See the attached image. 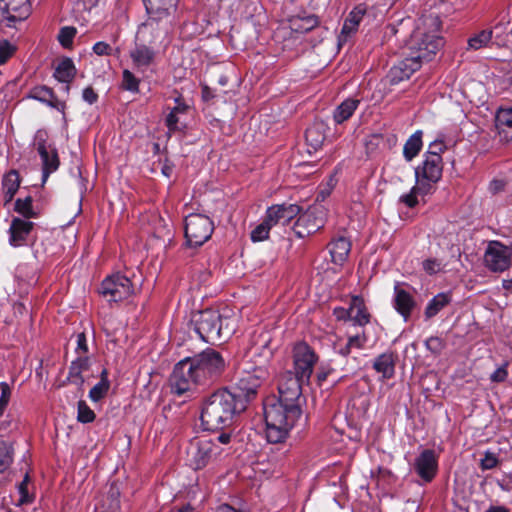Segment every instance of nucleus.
Here are the masks:
<instances>
[{
	"label": "nucleus",
	"mask_w": 512,
	"mask_h": 512,
	"mask_svg": "<svg viewBox=\"0 0 512 512\" xmlns=\"http://www.w3.org/2000/svg\"><path fill=\"white\" fill-rule=\"evenodd\" d=\"M95 413L85 401H79L77 405V420L81 423H90L94 421Z\"/></svg>",
	"instance_id": "8fccbe9b"
},
{
	"label": "nucleus",
	"mask_w": 512,
	"mask_h": 512,
	"mask_svg": "<svg viewBox=\"0 0 512 512\" xmlns=\"http://www.w3.org/2000/svg\"><path fill=\"white\" fill-rule=\"evenodd\" d=\"M333 314L338 320H349L351 315V305L347 309L343 307H336L333 310Z\"/></svg>",
	"instance_id": "69168bd1"
},
{
	"label": "nucleus",
	"mask_w": 512,
	"mask_h": 512,
	"mask_svg": "<svg viewBox=\"0 0 512 512\" xmlns=\"http://www.w3.org/2000/svg\"><path fill=\"white\" fill-rule=\"evenodd\" d=\"M307 384L294 375L293 371H285L279 377L278 393L276 399L287 403L299 404L302 393V385Z\"/></svg>",
	"instance_id": "a211bd4d"
},
{
	"label": "nucleus",
	"mask_w": 512,
	"mask_h": 512,
	"mask_svg": "<svg viewBox=\"0 0 512 512\" xmlns=\"http://www.w3.org/2000/svg\"><path fill=\"white\" fill-rule=\"evenodd\" d=\"M272 228V225L265 217L264 220L251 231V240L253 242H260L268 239L269 232Z\"/></svg>",
	"instance_id": "c03bdc74"
},
{
	"label": "nucleus",
	"mask_w": 512,
	"mask_h": 512,
	"mask_svg": "<svg viewBox=\"0 0 512 512\" xmlns=\"http://www.w3.org/2000/svg\"><path fill=\"white\" fill-rule=\"evenodd\" d=\"M31 13L30 0H0V24L16 27Z\"/></svg>",
	"instance_id": "2eb2a0df"
},
{
	"label": "nucleus",
	"mask_w": 512,
	"mask_h": 512,
	"mask_svg": "<svg viewBox=\"0 0 512 512\" xmlns=\"http://www.w3.org/2000/svg\"><path fill=\"white\" fill-rule=\"evenodd\" d=\"M76 32V28L72 26H64L59 31L58 41L63 47H70L72 45Z\"/></svg>",
	"instance_id": "3c124183"
},
{
	"label": "nucleus",
	"mask_w": 512,
	"mask_h": 512,
	"mask_svg": "<svg viewBox=\"0 0 512 512\" xmlns=\"http://www.w3.org/2000/svg\"><path fill=\"white\" fill-rule=\"evenodd\" d=\"M422 268L427 274L434 275L442 271L444 264L438 259L428 258L422 262Z\"/></svg>",
	"instance_id": "603ef678"
},
{
	"label": "nucleus",
	"mask_w": 512,
	"mask_h": 512,
	"mask_svg": "<svg viewBox=\"0 0 512 512\" xmlns=\"http://www.w3.org/2000/svg\"><path fill=\"white\" fill-rule=\"evenodd\" d=\"M422 148V132L413 133L404 144L403 155L407 161H411L418 155Z\"/></svg>",
	"instance_id": "4c0bfd02"
},
{
	"label": "nucleus",
	"mask_w": 512,
	"mask_h": 512,
	"mask_svg": "<svg viewBox=\"0 0 512 512\" xmlns=\"http://www.w3.org/2000/svg\"><path fill=\"white\" fill-rule=\"evenodd\" d=\"M494 30L493 29H484L475 35L471 36L468 41V49L469 50H479L483 47H487L492 40Z\"/></svg>",
	"instance_id": "ea45409f"
},
{
	"label": "nucleus",
	"mask_w": 512,
	"mask_h": 512,
	"mask_svg": "<svg viewBox=\"0 0 512 512\" xmlns=\"http://www.w3.org/2000/svg\"><path fill=\"white\" fill-rule=\"evenodd\" d=\"M318 356L314 350L305 342L297 343L293 348L294 375L300 380L310 381Z\"/></svg>",
	"instance_id": "9b49d317"
},
{
	"label": "nucleus",
	"mask_w": 512,
	"mask_h": 512,
	"mask_svg": "<svg viewBox=\"0 0 512 512\" xmlns=\"http://www.w3.org/2000/svg\"><path fill=\"white\" fill-rule=\"evenodd\" d=\"M507 363L497 368L490 376L492 382H503L508 376Z\"/></svg>",
	"instance_id": "0e129e2a"
},
{
	"label": "nucleus",
	"mask_w": 512,
	"mask_h": 512,
	"mask_svg": "<svg viewBox=\"0 0 512 512\" xmlns=\"http://www.w3.org/2000/svg\"><path fill=\"white\" fill-rule=\"evenodd\" d=\"M452 301V296L449 292H441L435 295L428 303L424 311L425 318L431 319L435 317L443 308H445Z\"/></svg>",
	"instance_id": "473e14b6"
},
{
	"label": "nucleus",
	"mask_w": 512,
	"mask_h": 512,
	"mask_svg": "<svg viewBox=\"0 0 512 512\" xmlns=\"http://www.w3.org/2000/svg\"><path fill=\"white\" fill-rule=\"evenodd\" d=\"M161 50L149 45H145L135 40L134 47L130 50L129 55L133 65L140 71L146 70L154 64L157 54Z\"/></svg>",
	"instance_id": "412c9836"
},
{
	"label": "nucleus",
	"mask_w": 512,
	"mask_h": 512,
	"mask_svg": "<svg viewBox=\"0 0 512 512\" xmlns=\"http://www.w3.org/2000/svg\"><path fill=\"white\" fill-rule=\"evenodd\" d=\"M299 404L269 397L264 402L266 437L270 443L282 442L301 416Z\"/></svg>",
	"instance_id": "f03ea898"
},
{
	"label": "nucleus",
	"mask_w": 512,
	"mask_h": 512,
	"mask_svg": "<svg viewBox=\"0 0 512 512\" xmlns=\"http://www.w3.org/2000/svg\"><path fill=\"white\" fill-rule=\"evenodd\" d=\"M505 182L500 179H495L490 182L489 184V191L493 194H496L498 192H501L504 190Z\"/></svg>",
	"instance_id": "774afa93"
},
{
	"label": "nucleus",
	"mask_w": 512,
	"mask_h": 512,
	"mask_svg": "<svg viewBox=\"0 0 512 512\" xmlns=\"http://www.w3.org/2000/svg\"><path fill=\"white\" fill-rule=\"evenodd\" d=\"M30 482H20L18 485V492L20 498L18 500V505L30 504L34 500V495L29 493L28 484Z\"/></svg>",
	"instance_id": "864d4df0"
},
{
	"label": "nucleus",
	"mask_w": 512,
	"mask_h": 512,
	"mask_svg": "<svg viewBox=\"0 0 512 512\" xmlns=\"http://www.w3.org/2000/svg\"><path fill=\"white\" fill-rule=\"evenodd\" d=\"M32 228L33 222L27 219L14 218L9 228V244L12 247L25 245Z\"/></svg>",
	"instance_id": "b1692460"
},
{
	"label": "nucleus",
	"mask_w": 512,
	"mask_h": 512,
	"mask_svg": "<svg viewBox=\"0 0 512 512\" xmlns=\"http://www.w3.org/2000/svg\"><path fill=\"white\" fill-rule=\"evenodd\" d=\"M417 473L423 480H431L437 470V457L433 450H424L415 461Z\"/></svg>",
	"instance_id": "a878e982"
},
{
	"label": "nucleus",
	"mask_w": 512,
	"mask_h": 512,
	"mask_svg": "<svg viewBox=\"0 0 512 512\" xmlns=\"http://www.w3.org/2000/svg\"><path fill=\"white\" fill-rule=\"evenodd\" d=\"M267 375L268 372L262 365L244 364L243 373L236 385L230 391L226 389V415L229 413L234 418L244 412L247 403L256 395Z\"/></svg>",
	"instance_id": "7ed1b4c3"
},
{
	"label": "nucleus",
	"mask_w": 512,
	"mask_h": 512,
	"mask_svg": "<svg viewBox=\"0 0 512 512\" xmlns=\"http://www.w3.org/2000/svg\"><path fill=\"white\" fill-rule=\"evenodd\" d=\"M495 128L501 141H512V108H499L497 110Z\"/></svg>",
	"instance_id": "bb28decb"
},
{
	"label": "nucleus",
	"mask_w": 512,
	"mask_h": 512,
	"mask_svg": "<svg viewBox=\"0 0 512 512\" xmlns=\"http://www.w3.org/2000/svg\"><path fill=\"white\" fill-rule=\"evenodd\" d=\"M443 170L442 158L424 156L420 165L415 169L417 189L423 192H433L434 185L441 179Z\"/></svg>",
	"instance_id": "6e6552de"
},
{
	"label": "nucleus",
	"mask_w": 512,
	"mask_h": 512,
	"mask_svg": "<svg viewBox=\"0 0 512 512\" xmlns=\"http://www.w3.org/2000/svg\"><path fill=\"white\" fill-rule=\"evenodd\" d=\"M394 307L396 311L404 318V321H408L411 312L415 307L413 296L408 291L400 288L398 285H396L394 288Z\"/></svg>",
	"instance_id": "cd10ccee"
},
{
	"label": "nucleus",
	"mask_w": 512,
	"mask_h": 512,
	"mask_svg": "<svg viewBox=\"0 0 512 512\" xmlns=\"http://www.w3.org/2000/svg\"><path fill=\"white\" fill-rule=\"evenodd\" d=\"M446 146L442 140H435L429 146L428 151L424 154V156H436L438 158H442L441 154L445 151Z\"/></svg>",
	"instance_id": "052dcab7"
},
{
	"label": "nucleus",
	"mask_w": 512,
	"mask_h": 512,
	"mask_svg": "<svg viewBox=\"0 0 512 512\" xmlns=\"http://www.w3.org/2000/svg\"><path fill=\"white\" fill-rule=\"evenodd\" d=\"M148 16L174 20L178 0H142Z\"/></svg>",
	"instance_id": "5701e85b"
},
{
	"label": "nucleus",
	"mask_w": 512,
	"mask_h": 512,
	"mask_svg": "<svg viewBox=\"0 0 512 512\" xmlns=\"http://www.w3.org/2000/svg\"><path fill=\"white\" fill-rule=\"evenodd\" d=\"M99 291L108 302H118L127 299L134 289L128 276L116 273L102 281Z\"/></svg>",
	"instance_id": "9d476101"
},
{
	"label": "nucleus",
	"mask_w": 512,
	"mask_h": 512,
	"mask_svg": "<svg viewBox=\"0 0 512 512\" xmlns=\"http://www.w3.org/2000/svg\"><path fill=\"white\" fill-rule=\"evenodd\" d=\"M30 98L47 104L50 107H56L53 100L55 99L54 92L47 86H38L31 90Z\"/></svg>",
	"instance_id": "79ce46f5"
},
{
	"label": "nucleus",
	"mask_w": 512,
	"mask_h": 512,
	"mask_svg": "<svg viewBox=\"0 0 512 512\" xmlns=\"http://www.w3.org/2000/svg\"><path fill=\"white\" fill-rule=\"evenodd\" d=\"M201 88L202 99L204 102H213L218 97L216 94V89L210 86L207 79L201 84Z\"/></svg>",
	"instance_id": "4d7b16f0"
},
{
	"label": "nucleus",
	"mask_w": 512,
	"mask_h": 512,
	"mask_svg": "<svg viewBox=\"0 0 512 512\" xmlns=\"http://www.w3.org/2000/svg\"><path fill=\"white\" fill-rule=\"evenodd\" d=\"M432 192H423L417 189V181L415 180V185L411 188L409 193L404 194L400 197V201L404 203L406 206L412 208L418 203V196L424 197L426 195L431 194Z\"/></svg>",
	"instance_id": "49530a36"
},
{
	"label": "nucleus",
	"mask_w": 512,
	"mask_h": 512,
	"mask_svg": "<svg viewBox=\"0 0 512 512\" xmlns=\"http://www.w3.org/2000/svg\"><path fill=\"white\" fill-rule=\"evenodd\" d=\"M350 250L351 243L343 236L333 239L329 244L332 262L337 265H342L346 261Z\"/></svg>",
	"instance_id": "c756f323"
},
{
	"label": "nucleus",
	"mask_w": 512,
	"mask_h": 512,
	"mask_svg": "<svg viewBox=\"0 0 512 512\" xmlns=\"http://www.w3.org/2000/svg\"><path fill=\"white\" fill-rule=\"evenodd\" d=\"M426 348L433 354H440L444 345L439 337H430L425 341Z\"/></svg>",
	"instance_id": "bf43d9fd"
},
{
	"label": "nucleus",
	"mask_w": 512,
	"mask_h": 512,
	"mask_svg": "<svg viewBox=\"0 0 512 512\" xmlns=\"http://www.w3.org/2000/svg\"><path fill=\"white\" fill-rule=\"evenodd\" d=\"M190 361L202 383L208 378L219 376L224 368L221 353L210 348L190 357Z\"/></svg>",
	"instance_id": "1a4fd4ad"
},
{
	"label": "nucleus",
	"mask_w": 512,
	"mask_h": 512,
	"mask_svg": "<svg viewBox=\"0 0 512 512\" xmlns=\"http://www.w3.org/2000/svg\"><path fill=\"white\" fill-rule=\"evenodd\" d=\"M440 19L437 15L422 16L410 38L401 49V57L388 73L391 84H398L410 78L420 69L422 62L430 61L443 46V39L439 36Z\"/></svg>",
	"instance_id": "f257e3e1"
},
{
	"label": "nucleus",
	"mask_w": 512,
	"mask_h": 512,
	"mask_svg": "<svg viewBox=\"0 0 512 512\" xmlns=\"http://www.w3.org/2000/svg\"><path fill=\"white\" fill-rule=\"evenodd\" d=\"M76 74V68L73 61L70 58L63 59L56 67L54 71V77L59 82L66 84L64 90L69 91L68 84L73 80Z\"/></svg>",
	"instance_id": "2f4dec72"
},
{
	"label": "nucleus",
	"mask_w": 512,
	"mask_h": 512,
	"mask_svg": "<svg viewBox=\"0 0 512 512\" xmlns=\"http://www.w3.org/2000/svg\"><path fill=\"white\" fill-rule=\"evenodd\" d=\"M350 321L354 325L363 327L370 321V314L364 304V301L359 296H354L351 299V315Z\"/></svg>",
	"instance_id": "7c9ffc66"
},
{
	"label": "nucleus",
	"mask_w": 512,
	"mask_h": 512,
	"mask_svg": "<svg viewBox=\"0 0 512 512\" xmlns=\"http://www.w3.org/2000/svg\"><path fill=\"white\" fill-rule=\"evenodd\" d=\"M139 79L128 69L122 72V88L131 93L139 91Z\"/></svg>",
	"instance_id": "a18cd8bd"
},
{
	"label": "nucleus",
	"mask_w": 512,
	"mask_h": 512,
	"mask_svg": "<svg viewBox=\"0 0 512 512\" xmlns=\"http://www.w3.org/2000/svg\"><path fill=\"white\" fill-rule=\"evenodd\" d=\"M48 133L40 129L34 135V146L42 161V178L45 182L48 176L56 171L59 166V158L54 147L48 144Z\"/></svg>",
	"instance_id": "f8f14e48"
},
{
	"label": "nucleus",
	"mask_w": 512,
	"mask_h": 512,
	"mask_svg": "<svg viewBox=\"0 0 512 512\" xmlns=\"http://www.w3.org/2000/svg\"><path fill=\"white\" fill-rule=\"evenodd\" d=\"M15 210L25 218H32L36 216V213L33 211L32 198L30 196H27L24 199H17L15 202Z\"/></svg>",
	"instance_id": "de8ad7c7"
},
{
	"label": "nucleus",
	"mask_w": 512,
	"mask_h": 512,
	"mask_svg": "<svg viewBox=\"0 0 512 512\" xmlns=\"http://www.w3.org/2000/svg\"><path fill=\"white\" fill-rule=\"evenodd\" d=\"M13 447L10 443L0 442V473L4 472L12 463Z\"/></svg>",
	"instance_id": "37998d69"
},
{
	"label": "nucleus",
	"mask_w": 512,
	"mask_h": 512,
	"mask_svg": "<svg viewBox=\"0 0 512 512\" xmlns=\"http://www.w3.org/2000/svg\"><path fill=\"white\" fill-rule=\"evenodd\" d=\"M82 98L85 102L91 105L97 101L98 95L91 87H86L82 92Z\"/></svg>",
	"instance_id": "338daca9"
},
{
	"label": "nucleus",
	"mask_w": 512,
	"mask_h": 512,
	"mask_svg": "<svg viewBox=\"0 0 512 512\" xmlns=\"http://www.w3.org/2000/svg\"><path fill=\"white\" fill-rule=\"evenodd\" d=\"M76 348L75 352L77 355H86L88 353L87 338L84 333H78L76 336Z\"/></svg>",
	"instance_id": "e2e57ef3"
},
{
	"label": "nucleus",
	"mask_w": 512,
	"mask_h": 512,
	"mask_svg": "<svg viewBox=\"0 0 512 512\" xmlns=\"http://www.w3.org/2000/svg\"><path fill=\"white\" fill-rule=\"evenodd\" d=\"M368 14V5L366 3H360L356 5L348 14L345 19L340 35L338 37L339 44L346 42L351 36H353L359 28L360 23L364 17Z\"/></svg>",
	"instance_id": "6ab92c4d"
},
{
	"label": "nucleus",
	"mask_w": 512,
	"mask_h": 512,
	"mask_svg": "<svg viewBox=\"0 0 512 512\" xmlns=\"http://www.w3.org/2000/svg\"><path fill=\"white\" fill-rule=\"evenodd\" d=\"M169 383L172 393L178 396L192 392L198 385L203 384L191 364L190 357L182 359L174 366Z\"/></svg>",
	"instance_id": "423d86ee"
},
{
	"label": "nucleus",
	"mask_w": 512,
	"mask_h": 512,
	"mask_svg": "<svg viewBox=\"0 0 512 512\" xmlns=\"http://www.w3.org/2000/svg\"><path fill=\"white\" fill-rule=\"evenodd\" d=\"M325 224V210L322 206H312L300 214L293 231L298 238H305L317 232Z\"/></svg>",
	"instance_id": "4468645a"
},
{
	"label": "nucleus",
	"mask_w": 512,
	"mask_h": 512,
	"mask_svg": "<svg viewBox=\"0 0 512 512\" xmlns=\"http://www.w3.org/2000/svg\"><path fill=\"white\" fill-rule=\"evenodd\" d=\"M323 479L335 478L337 480H343L347 474L345 468L340 464H333L323 469L319 475Z\"/></svg>",
	"instance_id": "09e8293b"
},
{
	"label": "nucleus",
	"mask_w": 512,
	"mask_h": 512,
	"mask_svg": "<svg viewBox=\"0 0 512 512\" xmlns=\"http://www.w3.org/2000/svg\"><path fill=\"white\" fill-rule=\"evenodd\" d=\"M189 108L190 106L181 97L175 98V106L165 118V124L170 133L181 131L185 128L183 116L187 114Z\"/></svg>",
	"instance_id": "393cba45"
},
{
	"label": "nucleus",
	"mask_w": 512,
	"mask_h": 512,
	"mask_svg": "<svg viewBox=\"0 0 512 512\" xmlns=\"http://www.w3.org/2000/svg\"><path fill=\"white\" fill-rule=\"evenodd\" d=\"M11 398V388L8 383L0 382V407L7 408Z\"/></svg>",
	"instance_id": "13d9d810"
},
{
	"label": "nucleus",
	"mask_w": 512,
	"mask_h": 512,
	"mask_svg": "<svg viewBox=\"0 0 512 512\" xmlns=\"http://www.w3.org/2000/svg\"><path fill=\"white\" fill-rule=\"evenodd\" d=\"M512 261V250L498 241L489 242L484 253V264L492 272L506 271Z\"/></svg>",
	"instance_id": "dca6fc26"
},
{
	"label": "nucleus",
	"mask_w": 512,
	"mask_h": 512,
	"mask_svg": "<svg viewBox=\"0 0 512 512\" xmlns=\"http://www.w3.org/2000/svg\"><path fill=\"white\" fill-rule=\"evenodd\" d=\"M360 101L354 98H347L339 104L333 112V119L337 124L347 121L358 108Z\"/></svg>",
	"instance_id": "f704fd0d"
},
{
	"label": "nucleus",
	"mask_w": 512,
	"mask_h": 512,
	"mask_svg": "<svg viewBox=\"0 0 512 512\" xmlns=\"http://www.w3.org/2000/svg\"><path fill=\"white\" fill-rule=\"evenodd\" d=\"M213 229V222L206 215L192 213L186 216L184 231L188 246L203 245L211 237Z\"/></svg>",
	"instance_id": "0eeeda50"
},
{
	"label": "nucleus",
	"mask_w": 512,
	"mask_h": 512,
	"mask_svg": "<svg viewBox=\"0 0 512 512\" xmlns=\"http://www.w3.org/2000/svg\"><path fill=\"white\" fill-rule=\"evenodd\" d=\"M194 330L204 342L216 344L221 340V315L211 310L201 312Z\"/></svg>",
	"instance_id": "ddd939ff"
},
{
	"label": "nucleus",
	"mask_w": 512,
	"mask_h": 512,
	"mask_svg": "<svg viewBox=\"0 0 512 512\" xmlns=\"http://www.w3.org/2000/svg\"><path fill=\"white\" fill-rule=\"evenodd\" d=\"M214 454L215 445L211 440L191 442L187 447L186 464L193 470L202 469Z\"/></svg>",
	"instance_id": "f3484780"
},
{
	"label": "nucleus",
	"mask_w": 512,
	"mask_h": 512,
	"mask_svg": "<svg viewBox=\"0 0 512 512\" xmlns=\"http://www.w3.org/2000/svg\"><path fill=\"white\" fill-rule=\"evenodd\" d=\"M90 367V358L87 355H78L77 358L72 361L69 368V379L76 385H82L84 378L82 373L87 371Z\"/></svg>",
	"instance_id": "72a5a7b5"
},
{
	"label": "nucleus",
	"mask_w": 512,
	"mask_h": 512,
	"mask_svg": "<svg viewBox=\"0 0 512 512\" xmlns=\"http://www.w3.org/2000/svg\"><path fill=\"white\" fill-rule=\"evenodd\" d=\"M300 213V208L298 205L289 204V205H273L269 207L266 211V218L268 222L275 226H287L290 222L298 216Z\"/></svg>",
	"instance_id": "aec40b11"
},
{
	"label": "nucleus",
	"mask_w": 512,
	"mask_h": 512,
	"mask_svg": "<svg viewBox=\"0 0 512 512\" xmlns=\"http://www.w3.org/2000/svg\"><path fill=\"white\" fill-rule=\"evenodd\" d=\"M373 369L380 374V380L386 381L395 374V356L392 352H384L378 355L372 365Z\"/></svg>",
	"instance_id": "c85d7f7f"
},
{
	"label": "nucleus",
	"mask_w": 512,
	"mask_h": 512,
	"mask_svg": "<svg viewBox=\"0 0 512 512\" xmlns=\"http://www.w3.org/2000/svg\"><path fill=\"white\" fill-rule=\"evenodd\" d=\"M173 21L148 16L138 27L135 40L163 51L169 44L168 34Z\"/></svg>",
	"instance_id": "20e7f679"
},
{
	"label": "nucleus",
	"mask_w": 512,
	"mask_h": 512,
	"mask_svg": "<svg viewBox=\"0 0 512 512\" xmlns=\"http://www.w3.org/2000/svg\"><path fill=\"white\" fill-rule=\"evenodd\" d=\"M318 20L315 16L309 15L305 17H292L289 20V26L292 31L297 33H306L316 27Z\"/></svg>",
	"instance_id": "58836bf2"
},
{
	"label": "nucleus",
	"mask_w": 512,
	"mask_h": 512,
	"mask_svg": "<svg viewBox=\"0 0 512 512\" xmlns=\"http://www.w3.org/2000/svg\"><path fill=\"white\" fill-rule=\"evenodd\" d=\"M200 419L203 429L217 432V440L224 443V389H218L205 401Z\"/></svg>",
	"instance_id": "39448f33"
},
{
	"label": "nucleus",
	"mask_w": 512,
	"mask_h": 512,
	"mask_svg": "<svg viewBox=\"0 0 512 512\" xmlns=\"http://www.w3.org/2000/svg\"><path fill=\"white\" fill-rule=\"evenodd\" d=\"M498 464L497 453L493 449L485 451L483 458L481 459V466L483 469H492Z\"/></svg>",
	"instance_id": "5fc2aeb1"
},
{
	"label": "nucleus",
	"mask_w": 512,
	"mask_h": 512,
	"mask_svg": "<svg viewBox=\"0 0 512 512\" xmlns=\"http://www.w3.org/2000/svg\"><path fill=\"white\" fill-rule=\"evenodd\" d=\"M368 338L364 331L350 334L346 339L339 338L333 343V350L335 353L347 357L354 350L364 349Z\"/></svg>",
	"instance_id": "4be33fe9"
},
{
	"label": "nucleus",
	"mask_w": 512,
	"mask_h": 512,
	"mask_svg": "<svg viewBox=\"0 0 512 512\" xmlns=\"http://www.w3.org/2000/svg\"><path fill=\"white\" fill-rule=\"evenodd\" d=\"M15 52V47L7 40L0 42V65L4 64Z\"/></svg>",
	"instance_id": "6e6d98bb"
},
{
	"label": "nucleus",
	"mask_w": 512,
	"mask_h": 512,
	"mask_svg": "<svg viewBox=\"0 0 512 512\" xmlns=\"http://www.w3.org/2000/svg\"><path fill=\"white\" fill-rule=\"evenodd\" d=\"M93 52L98 56H108L112 54V47L104 41L96 42L92 47Z\"/></svg>",
	"instance_id": "680f3d73"
},
{
	"label": "nucleus",
	"mask_w": 512,
	"mask_h": 512,
	"mask_svg": "<svg viewBox=\"0 0 512 512\" xmlns=\"http://www.w3.org/2000/svg\"><path fill=\"white\" fill-rule=\"evenodd\" d=\"M20 186L19 174L16 170L6 173L2 181V191L5 201L9 202L13 199Z\"/></svg>",
	"instance_id": "c9c22d12"
},
{
	"label": "nucleus",
	"mask_w": 512,
	"mask_h": 512,
	"mask_svg": "<svg viewBox=\"0 0 512 512\" xmlns=\"http://www.w3.org/2000/svg\"><path fill=\"white\" fill-rule=\"evenodd\" d=\"M307 144L314 150L320 148L325 141L324 126L322 123H314L305 132Z\"/></svg>",
	"instance_id": "e433bc0d"
},
{
	"label": "nucleus",
	"mask_w": 512,
	"mask_h": 512,
	"mask_svg": "<svg viewBox=\"0 0 512 512\" xmlns=\"http://www.w3.org/2000/svg\"><path fill=\"white\" fill-rule=\"evenodd\" d=\"M110 387L109 380L107 378V371L104 369L101 372V379L96 383L89 391V397L93 402L101 400L108 392Z\"/></svg>",
	"instance_id": "a19ab883"
}]
</instances>
